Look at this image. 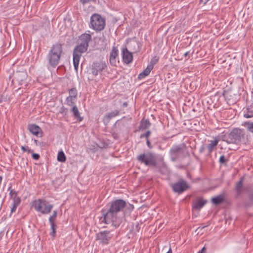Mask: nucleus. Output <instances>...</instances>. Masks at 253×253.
Here are the masks:
<instances>
[{
    "mask_svg": "<svg viewBox=\"0 0 253 253\" xmlns=\"http://www.w3.org/2000/svg\"><path fill=\"white\" fill-rule=\"evenodd\" d=\"M112 238L113 234L108 230L100 231L96 234V240L98 241L99 243L102 245L109 244Z\"/></svg>",
    "mask_w": 253,
    "mask_h": 253,
    "instance_id": "obj_9",
    "label": "nucleus"
},
{
    "mask_svg": "<svg viewBox=\"0 0 253 253\" xmlns=\"http://www.w3.org/2000/svg\"><path fill=\"white\" fill-rule=\"evenodd\" d=\"M242 186V181L240 180L238 182L236 185V190L237 192L240 193Z\"/></svg>",
    "mask_w": 253,
    "mask_h": 253,
    "instance_id": "obj_31",
    "label": "nucleus"
},
{
    "mask_svg": "<svg viewBox=\"0 0 253 253\" xmlns=\"http://www.w3.org/2000/svg\"><path fill=\"white\" fill-rule=\"evenodd\" d=\"M55 230H53L52 231L51 233V235L54 237V235H55Z\"/></svg>",
    "mask_w": 253,
    "mask_h": 253,
    "instance_id": "obj_43",
    "label": "nucleus"
},
{
    "mask_svg": "<svg viewBox=\"0 0 253 253\" xmlns=\"http://www.w3.org/2000/svg\"><path fill=\"white\" fill-rule=\"evenodd\" d=\"M21 149L23 152H27L28 153H32V152H33V150H32L27 146H22L21 147Z\"/></svg>",
    "mask_w": 253,
    "mask_h": 253,
    "instance_id": "obj_30",
    "label": "nucleus"
},
{
    "mask_svg": "<svg viewBox=\"0 0 253 253\" xmlns=\"http://www.w3.org/2000/svg\"><path fill=\"white\" fill-rule=\"evenodd\" d=\"M8 190L9 191L10 198L12 200L10 206V211L11 213H13L15 211L17 207L19 205L21 200L17 196V192L14 189H11V187L8 188Z\"/></svg>",
    "mask_w": 253,
    "mask_h": 253,
    "instance_id": "obj_10",
    "label": "nucleus"
},
{
    "mask_svg": "<svg viewBox=\"0 0 253 253\" xmlns=\"http://www.w3.org/2000/svg\"><path fill=\"white\" fill-rule=\"evenodd\" d=\"M66 160V158L64 153L62 151L59 152L57 155V160L60 162H65Z\"/></svg>",
    "mask_w": 253,
    "mask_h": 253,
    "instance_id": "obj_26",
    "label": "nucleus"
},
{
    "mask_svg": "<svg viewBox=\"0 0 253 253\" xmlns=\"http://www.w3.org/2000/svg\"><path fill=\"white\" fill-rule=\"evenodd\" d=\"M31 153L32 154V156L33 159L38 160L40 159V156L38 154L34 153L33 151L32 152V153Z\"/></svg>",
    "mask_w": 253,
    "mask_h": 253,
    "instance_id": "obj_34",
    "label": "nucleus"
},
{
    "mask_svg": "<svg viewBox=\"0 0 253 253\" xmlns=\"http://www.w3.org/2000/svg\"><path fill=\"white\" fill-rule=\"evenodd\" d=\"M205 150V147L204 146H202L200 148V152L203 153Z\"/></svg>",
    "mask_w": 253,
    "mask_h": 253,
    "instance_id": "obj_40",
    "label": "nucleus"
},
{
    "mask_svg": "<svg viewBox=\"0 0 253 253\" xmlns=\"http://www.w3.org/2000/svg\"><path fill=\"white\" fill-rule=\"evenodd\" d=\"M146 143H147V146L149 148H152V146L151 145V144L149 140V139H147V141H146Z\"/></svg>",
    "mask_w": 253,
    "mask_h": 253,
    "instance_id": "obj_36",
    "label": "nucleus"
},
{
    "mask_svg": "<svg viewBox=\"0 0 253 253\" xmlns=\"http://www.w3.org/2000/svg\"><path fill=\"white\" fill-rule=\"evenodd\" d=\"M57 212L56 211H53L52 214L50 216L49 218V222L50 223H54V221L57 217Z\"/></svg>",
    "mask_w": 253,
    "mask_h": 253,
    "instance_id": "obj_28",
    "label": "nucleus"
},
{
    "mask_svg": "<svg viewBox=\"0 0 253 253\" xmlns=\"http://www.w3.org/2000/svg\"><path fill=\"white\" fill-rule=\"evenodd\" d=\"M218 143V140L216 138L210 141V143L207 145V149L209 153H211L213 151L214 148L217 145Z\"/></svg>",
    "mask_w": 253,
    "mask_h": 253,
    "instance_id": "obj_24",
    "label": "nucleus"
},
{
    "mask_svg": "<svg viewBox=\"0 0 253 253\" xmlns=\"http://www.w3.org/2000/svg\"><path fill=\"white\" fill-rule=\"evenodd\" d=\"M118 50L116 47H113L110 53V63L112 65H115L116 63V58L118 55Z\"/></svg>",
    "mask_w": 253,
    "mask_h": 253,
    "instance_id": "obj_18",
    "label": "nucleus"
},
{
    "mask_svg": "<svg viewBox=\"0 0 253 253\" xmlns=\"http://www.w3.org/2000/svg\"><path fill=\"white\" fill-rule=\"evenodd\" d=\"M107 68V65L105 61H96L93 62L91 68V74L96 76L100 74L101 72Z\"/></svg>",
    "mask_w": 253,
    "mask_h": 253,
    "instance_id": "obj_11",
    "label": "nucleus"
},
{
    "mask_svg": "<svg viewBox=\"0 0 253 253\" xmlns=\"http://www.w3.org/2000/svg\"><path fill=\"white\" fill-rule=\"evenodd\" d=\"M127 105L128 104H127V103L126 102H124L123 104L124 107H126L127 106Z\"/></svg>",
    "mask_w": 253,
    "mask_h": 253,
    "instance_id": "obj_44",
    "label": "nucleus"
},
{
    "mask_svg": "<svg viewBox=\"0 0 253 253\" xmlns=\"http://www.w3.org/2000/svg\"><path fill=\"white\" fill-rule=\"evenodd\" d=\"M206 251V248L204 247L198 253H204Z\"/></svg>",
    "mask_w": 253,
    "mask_h": 253,
    "instance_id": "obj_39",
    "label": "nucleus"
},
{
    "mask_svg": "<svg viewBox=\"0 0 253 253\" xmlns=\"http://www.w3.org/2000/svg\"><path fill=\"white\" fill-rule=\"evenodd\" d=\"M189 186L184 180H180L174 183L172 188L174 192L178 193H181L188 189Z\"/></svg>",
    "mask_w": 253,
    "mask_h": 253,
    "instance_id": "obj_13",
    "label": "nucleus"
},
{
    "mask_svg": "<svg viewBox=\"0 0 253 253\" xmlns=\"http://www.w3.org/2000/svg\"><path fill=\"white\" fill-rule=\"evenodd\" d=\"M79 40L81 41L80 44L88 47L89 42L91 40V36L89 34L84 33L80 36Z\"/></svg>",
    "mask_w": 253,
    "mask_h": 253,
    "instance_id": "obj_15",
    "label": "nucleus"
},
{
    "mask_svg": "<svg viewBox=\"0 0 253 253\" xmlns=\"http://www.w3.org/2000/svg\"><path fill=\"white\" fill-rule=\"evenodd\" d=\"M209 0H201V2H203L204 4H206Z\"/></svg>",
    "mask_w": 253,
    "mask_h": 253,
    "instance_id": "obj_42",
    "label": "nucleus"
},
{
    "mask_svg": "<svg viewBox=\"0 0 253 253\" xmlns=\"http://www.w3.org/2000/svg\"><path fill=\"white\" fill-rule=\"evenodd\" d=\"M126 206V202L122 199H117L110 202L109 209L107 211L104 210L101 211L103 216L102 222L107 224L112 223L114 226H119L120 220L118 217V213Z\"/></svg>",
    "mask_w": 253,
    "mask_h": 253,
    "instance_id": "obj_1",
    "label": "nucleus"
},
{
    "mask_svg": "<svg viewBox=\"0 0 253 253\" xmlns=\"http://www.w3.org/2000/svg\"><path fill=\"white\" fill-rule=\"evenodd\" d=\"M246 125L248 130L253 133V122H248Z\"/></svg>",
    "mask_w": 253,
    "mask_h": 253,
    "instance_id": "obj_29",
    "label": "nucleus"
},
{
    "mask_svg": "<svg viewBox=\"0 0 253 253\" xmlns=\"http://www.w3.org/2000/svg\"><path fill=\"white\" fill-rule=\"evenodd\" d=\"M33 206L37 211L43 214L49 213L53 207L48 201L42 199L35 200L33 202Z\"/></svg>",
    "mask_w": 253,
    "mask_h": 253,
    "instance_id": "obj_4",
    "label": "nucleus"
},
{
    "mask_svg": "<svg viewBox=\"0 0 253 253\" xmlns=\"http://www.w3.org/2000/svg\"><path fill=\"white\" fill-rule=\"evenodd\" d=\"M69 95L68 96L65 100V103L69 106H72L75 104L78 95V91L76 88L73 87L69 90Z\"/></svg>",
    "mask_w": 253,
    "mask_h": 253,
    "instance_id": "obj_12",
    "label": "nucleus"
},
{
    "mask_svg": "<svg viewBox=\"0 0 253 253\" xmlns=\"http://www.w3.org/2000/svg\"><path fill=\"white\" fill-rule=\"evenodd\" d=\"M87 47L82 44L77 45L73 51V64L76 71L78 70L80 58L82 54L87 50Z\"/></svg>",
    "mask_w": 253,
    "mask_h": 253,
    "instance_id": "obj_8",
    "label": "nucleus"
},
{
    "mask_svg": "<svg viewBox=\"0 0 253 253\" xmlns=\"http://www.w3.org/2000/svg\"><path fill=\"white\" fill-rule=\"evenodd\" d=\"M28 129L33 135L38 136L39 134H41L40 136H42V131L38 126L35 124H31L28 126Z\"/></svg>",
    "mask_w": 253,
    "mask_h": 253,
    "instance_id": "obj_16",
    "label": "nucleus"
},
{
    "mask_svg": "<svg viewBox=\"0 0 253 253\" xmlns=\"http://www.w3.org/2000/svg\"><path fill=\"white\" fill-rule=\"evenodd\" d=\"M119 111L117 110H114L110 113H107L103 118V121L105 123H109L110 120L118 116L119 114Z\"/></svg>",
    "mask_w": 253,
    "mask_h": 253,
    "instance_id": "obj_20",
    "label": "nucleus"
},
{
    "mask_svg": "<svg viewBox=\"0 0 253 253\" xmlns=\"http://www.w3.org/2000/svg\"><path fill=\"white\" fill-rule=\"evenodd\" d=\"M226 159L224 155H222L220 157L219 162L221 164H226Z\"/></svg>",
    "mask_w": 253,
    "mask_h": 253,
    "instance_id": "obj_33",
    "label": "nucleus"
},
{
    "mask_svg": "<svg viewBox=\"0 0 253 253\" xmlns=\"http://www.w3.org/2000/svg\"><path fill=\"white\" fill-rule=\"evenodd\" d=\"M153 66L151 65H148L147 68L138 75V79L139 80L142 79L149 75L151 70L153 69Z\"/></svg>",
    "mask_w": 253,
    "mask_h": 253,
    "instance_id": "obj_21",
    "label": "nucleus"
},
{
    "mask_svg": "<svg viewBox=\"0 0 253 253\" xmlns=\"http://www.w3.org/2000/svg\"><path fill=\"white\" fill-rule=\"evenodd\" d=\"M158 61V58L157 57H155L152 59L151 62L154 63H156Z\"/></svg>",
    "mask_w": 253,
    "mask_h": 253,
    "instance_id": "obj_37",
    "label": "nucleus"
},
{
    "mask_svg": "<svg viewBox=\"0 0 253 253\" xmlns=\"http://www.w3.org/2000/svg\"><path fill=\"white\" fill-rule=\"evenodd\" d=\"M151 132L150 130H148L145 133L141 134L140 138H142L145 137L146 139H148L149 137L151 135Z\"/></svg>",
    "mask_w": 253,
    "mask_h": 253,
    "instance_id": "obj_32",
    "label": "nucleus"
},
{
    "mask_svg": "<svg viewBox=\"0 0 253 253\" xmlns=\"http://www.w3.org/2000/svg\"><path fill=\"white\" fill-rule=\"evenodd\" d=\"M186 149L187 147L184 143L173 145L169 151L171 160L173 162L176 161L181 155H184Z\"/></svg>",
    "mask_w": 253,
    "mask_h": 253,
    "instance_id": "obj_7",
    "label": "nucleus"
},
{
    "mask_svg": "<svg viewBox=\"0 0 253 253\" xmlns=\"http://www.w3.org/2000/svg\"><path fill=\"white\" fill-rule=\"evenodd\" d=\"M35 143H36V145H38V143L39 142H38V141L37 140H35Z\"/></svg>",
    "mask_w": 253,
    "mask_h": 253,
    "instance_id": "obj_47",
    "label": "nucleus"
},
{
    "mask_svg": "<svg viewBox=\"0 0 253 253\" xmlns=\"http://www.w3.org/2000/svg\"><path fill=\"white\" fill-rule=\"evenodd\" d=\"M62 53L63 46L61 43L52 45L47 55L48 63L52 67L55 68L59 64Z\"/></svg>",
    "mask_w": 253,
    "mask_h": 253,
    "instance_id": "obj_2",
    "label": "nucleus"
},
{
    "mask_svg": "<svg viewBox=\"0 0 253 253\" xmlns=\"http://www.w3.org/2000/svg\"><path fill=\"white\" fill-rule=\"evenodd\" d=\"M189 54V52L187 51L184 54V56L186 57Z\"/></svg>",
    "mask_w": 253,
    "mask_h": 253,
    "instance_id": "obj_45",
    "label": "nucleus"
},
{
    "mask_svg": "<svg viewBox=\"0 0 253 253\" xmlns=\"http://www.w3.org/2000/svg\"><path fill=\"white\" fill-rule=\"evenodd\" d=\"M250 199L251 200H253V192H252L250 194Z\"/></svg>",
    "mask_w": 253,
    "mask_h": 253,
    "instance_id": "obj_41",
    "label": "nucleus"
},
{
    "mask_svg": "<svg viewBox=\"0 0 253 253\" xmlns=\"http://www.w3.org/2000/svg\"><path fill=\"white\" fill-rule=\"evenodd\" d=\"M123 60L126 64H129L132 61L133 56L131 52H129L126 48L123 49Z\"/></svg>",
    "mask_w": 253,
    "mask_h": 253,
    "instance_id": "obj_17",
    "label": "nucleus"
},
{
    "mask_svg": "<svg viewBox=\"0 0 253 253\" xmlns=\"http://www.w3.org/2000/svg\"><path fill=\"white\" fill-rule=\"evenodd\" d=\"M50 224L51 225V228L52 229V231L55 230V225H54V223H50Z\"/></svg>",
    "mask_w": 253,
    "mask_h": 253,
    "instance_id": "obj_38",
    "label": "nucleus"
},
{
    "mask_svg": "<svg viewBox=\"0 0 253 253\" xmlns=\"http://www.w3.org/2000/svg\"><path fill=\"white\" fill-rule=\"evenodd\" d=\"M223 201L224 199L221 196H218L211 199L212 203L215 205L221 204Z\"/></svg>",
    "mask_w": 253,
    "mask_h": 253,
    "instance_id": "obj_25",
    "label": "nucleus"
},
{
    "mask_svg": "<svg viewBox=\"0 0 253 253\" xmlns=\"http://www.w3.org/2000/svg\"><path fill=\"white\" fill-rule=\"evenodd\" d=\"M106 26V20L101 15L94 13L90 17L89 26L96 32L104 30Z\"/></svg>",
    "mask_w": 253,
    "mask_h": 253,
    "instance_id": "obj_3",
    "label": "nucleus"
},
{
    "mask_svg": "<svg viewBox=\"0 0 253 253\" xmlns=\"http://www.w3.org/2000/svg\"><path fill=\"white\" fill-rule=\"evenodd\" d=\"M72 106L71 112H72L73 116L77 119L78 121L81 122L83 120V118L80 115L78 107L74 105Z\"/></svg>",
    "mask_w": 253,
    "mask_h": 253,
    "instance_id": "obj_22",
    "label": "nucleus"
},
{
    "mask_svg": "<svg viewBox=\"0 0 253 253\" xmlns=\"http://www.w3.org/2000/svg\"><path fill=\"white\" fill-rule=\"evenodd\" d=\"M228 104H234L238 100L239 95L233 93L232 91H227L224 94Z\"/></svg>",
    "mask_w": 253,
    "mask_h": 253,
    "instance_id": "obj_14",
    "label": "nucleus"
},
{
    "mask_svg": "<svg viewBox=\"0 0 253 253\" xmlns=\"http://www.w3.org/2000/svg\"><path fill=\"white\" fill-rule=\"evenodd\" d=\"M91 1H94L95 0H80L81 2L84 5Z\"/></svg>",
    "mask_w": 253,
    "mask_h": 253,
    "instance_id": "obj_35",
    "label": "nucleus"
},
{
    "mask_svg": "<svg viewBox=\"0 0 253 253\" xmlns=\"http://www.w3.org/2000/svg\"><path fill=\"white\" fill-rule=\"evenodd\" d=\"M206 203V200L199 198L193 204L192 208L193 209L199 210L204 207Z\"/></svg>",
    "mask_w": 253,
    "mask_h": 253,
    "instance_id": "obj_19",
    "label": "nucleus"
},
{
    "mask_svg": "<svg viewBox=\"0 0 253 253\" xmlns=\"http://www.w3.org/2000/svg\"><path fill=\"white\" fill-rule=\"evenodd\" d=\"M167 253H172L171 249L170 248Z\"/></svg>",
    "mask_w": 253,
    "mask_h": 253,
    "instance_id": "obj_46",
    "label": "nucleus"
},
{
    "mask_svg": "<svg viewBox=\"0 0 253 253\" xmlns=\"http://www.w3.org/2000/svg\"><path fill=\"white\" fill-rule=\"evenodd\" d=\"M151 126V123L148 120H145L144 121H142L140 125V128L142 129H145L148 128Z\"/></svg>",
    "mask_w": 253,
    "mask_h": 253,
    "instance_id": "obj_27",
    "label": "nucleus"
},
{
    "mask_svg": "<svg viewBox=\"0 0 253 253\" xmlns=\"http://www.w3.org/2000/svg\"><path fill=\"white\" fill-rule=\"evenodd\" d=\"M136 160L141 164L146 166H156L157 157L155 154L147 152L146 153L140 154L136 157Z\"/></svg>",
    "mask_w": 253,
    "mask_h": 253,
    "instance_id": "obj_5",
    "label": "nucleus"
},
{
    "mask_svg": "<svg viewBox=\"0 0 253 253\" xmlns=\"http://www.w3.org/2000/svg\"><path fill=\"white\" fill-rule=\"evenodd\" d=\"M244 116L246 118H251L253 117V102L247 107L246 113Z\"/></svg>",
    "mask_w": 253,
    "mask_h": 253,
    "instance_id": "obj_23",
    "label": "nucleus"
},
{
    "mask_svg": "<svg viewBox=\"0 0 253 253\" xmlns=\"http://www.w3.org/2000/svg\"><path fill=\"white\" fill-rule=\"evenodd\" d=\"M245 135V133L243 129L238 128H234L229 133L228 139L226 141L228 143L238 144L241 142Z\"/></svg>",
    "mask_w": 253,
    "mask_h": 253,
    "instance_id": "obj_6",
    "label": "nucleus"
}]
</instances>
